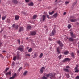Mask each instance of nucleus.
I'll return each instance as SVG.
<instances>
[{
	"label": "nucleus",
	"instance_id": "nucleus-1",
	"mask_svg": "<svg viewBox=\"0 0 79 79\" xmlns=\"http://www.w3.org/2000/svg\"><path fill=\"white\" fill-rule=\"evenodd\" d=\"M44 76H45L46 77H49V76H51L50 77L51 79H53L54 77H55V74H54V75H53L52 73H51L48 74H44Z\"/></svg>",
	"mask_w": 79,
	"mask_h": 79
},
{
	"label": "nucleus",
	"instance_id": "nucleus-2",
	"mask_svg": "<svg viewBox=\"0 0 79 79\" xmlns=\"http://www.w3.org/2000/svg\"><path fill=\"white\" fill-rule=\"evenodd\" d=\"M56 33V31H55V29L53 30L52 31V33L50 34V36H53V35H55V34Z\"/></svg>",
	"mask_w": 79,
	"mask_h": 79
},
{
	"label": "nucleus",
	"instance_id": "nucleus-3",
	"mask_svg": "<svg viewBox=\"0 0 79 79\" xmlns=\"http://www.w3.org/2000/svg\"><path fill=\"white\" fill-rule=\"evenodd\" d=\"M24 30V27H22L19 28V32H21V31H23Z\"/></svg>",
	"mask_w": 79,
	"mask_h": 79
},
{
	"label": "nucleus",
	"instance_id": "nucleus-4",
	"mask_svg": "<svg viewBox=\"0 0 79 79\" xmlns=\"http://www.w3.org/2000/svg\"><path fill=\"white\" fill-rule=\"evenodd\" d=\"M23 48H24L23 46H21L20 48H18V50H20L21 52H23Z\"/></svg>",
	"mask_w": 79,
	"mask_h": 79
},
{
	"label": "nucleus",
	"instance_id": "nucleus-5",
	"mask_svg": "<svg viewBox=\"0 0 79 79\" xmlns=\"http://www.w3.org/2000/svg\"><path fill=\"white\" fill-rule=\"evenodd\" d=\"M76 67L75 68V73H78L79 72V69H77L78 68V65H76Z\"/></svg>",
	"mask_w": 79,
	"mask_h": 79
},
{
	"label": "nucleus",
	"instance_id": "nucleus-6",
	"mask_svg": "<svg viewBox=\"0 0 79 79\" xmlns=\"http://www.w3.org/2000/svg\"><path fill=\"white\" fill-rule=\"evenodd\" d=\"M70 35L72 37H73V38H76V35H74L73 32H70Z\"/></svg>",
	"mask_w": 79,
	"mask_h": 79
},
{
	"label": "nucleus",
	"instance_id": "nucleus-7",
	"mask_svg": "<svg viewBox=\"0 0 79 79\" xmlns=\"http://www.w3.org/2000/svg\"><path fill=\"white\" fill-rule=\"evenodd\" d=\"M57 44H59L60 47H63V44H62V43L60 41H57Z\"/></svg>",
	"mask_w": 79,
	"mask_h": 79
},
{
	"label": "nucleus",
	"instance_id": "nucleus-8",
	"mask_svg": "<svg viewBox=\"0 0 79 79\" xmlns=\"http://www.w3.org/2000/svg\"><path fill=\"white\" fill-rule=\"evenodd\" d=\"M45 69V68L44 67H42L41 68V69L40 70V72L42 74L43 73V71H44V70Z\"/></svg>",
	"mask_w": 79,
	"mask_h": 79
},
{
	"label": "nucleus",
	"instance_id": "nucleus-9",
	"mask_svg": "<svg viewBox=\"0 0 79 79\" xmlns=\"http://www.w3.org/2000/svg\"><path fill=\"white\" fill-rule=\"evenodd\" d=\"M30 34L31 35H35L36 34V32L35 31L31 32H30Z\"/></svg>",
	"mask_w": 79,
	"mask_h": 79
},
{
	"label": "nucleus",
	"instance_id": "nucleus-10",
	"mask_svg": "<svg viewBox=\"0 0 79 79\" xmlns=\"http://www.w3.org/2000/svg\"><path fill=\"white\" fill-rule=\"evenodd\" d=\"M71 60L69 58H65L64 60H63V62H65L66 61H69Z\"/></svg>",
	"mask_w": 79,
	"mask_h": 79
},
{
	"label": "nucleus",
	"instance_id": "nucleus-11",
	"mask_svg": "<svg viewBox=\"0 0 79 79\" xmlns=\"http://www.w3.org/2000/svg\"><path fill=\"white\" fill-rule=\"evenodd\" d=\"M12 2L15 4H16L18 3V1L16 0H13Z\"/></svg>",
	"mask_w": 79,
	"mask_h": 79
},
{
	"label": "nucleus",
	"instance_id": "nucleus-12",
	"mask_svg": "<svg viewBox=\"0 0 79 79\" xmlns=\"http://www.w3.org/2000/svg\"><path fill=\"white\" fill-rule=\"evenodd\" d=\"M60 47H58L57 48V51L58 52V54L60 53Z\"/></svg>",
	"mask_w": 79,
	"mask_h": 79
},
{
	"label": "nucleus",
	"instance_id": "nucleus-13",
	"mask_svg": "<svg viewBox=\"0 0 79 79\" xmlns=\"http://www.w3.org/2000/svg\"><path fill=\"white\" fill-rule=\"evenodd\" d=\"M11 74V72L10 71L9 72H7L5 73L6 76H8V75H10Z\"/></svg>",
	"mask_w": 79,
	"mask_h": 79
},
{
	"label": "nucleus",
	"instance_id": "nucleus-14",
	"mask_svg": "<svg viewBox=\"0 0 79 79\" xmlns=\"http://www.w3.org/2000/svg\"><path fill=\"white\" fill-rule=\"evenodd\" d=\"M31 28L32 27H31V26L30 25H29L27 27V30H29V29H31Z\"/></svg>",
	"mask_w": 79,
	"mask_h": 79
},
{
	"label": "nucleus",
	"instance_id": "nucleus-15",
	"mask_svg": "<svg viewBox=\"0 0 79 79\" xmlns=\"http://www.w3.org/2000/svg\"><path fill=\"white\" fill-rule=\"evenodd\" d=\"M64 55H68L69 53V52L68 51H66L64 52Z\"/></svg>",
	"mask_w": 79,
	"mask_h": 79
},
{
	"label": "nucleus",
	"instance_id": "nucleus-16",
	"mask_svg": "<svg viewBox=\"0 0 79 79\" xmlns=\"http://www.w3.org/2000/svg\"><path fill=\"white\" fill-rule=\"evenodd\" d=\"M57 16H58V15H57V13H55V14H54L53 15V17L55 18H56V17H57Z\"/></svg>",
	"mask_w": 79,
	"mask_h": 79
},
{
	"label": "nucleus",
	"instance_id": "nucleus-17",
	"mask_svg": "<svg viewBox=\"0 0 79 79\" xmlns=\"http://www.w3.org/2000/svg\"><path fill=\"white\" fill-rule=\"evenodd\" d=\"M19 19V16L18 15H16L15 17V20H18Z\"/></svg>",
	"mask_w": 79,
	"mask_h": 79
},
{
	"label": "nucleus",
	"instance_id": "nucleus-18",
	"mask_svg": "<svg viewBox=\"0 0 79 79\" xmlns=\"http://www.w3.org/2000/svg\"><path fill=\"white\" fill-rule=\"evenodd\" d=\"M43 21H45V19H46L45 15H43Z\"/></svg>",
	"mask_w": 79,
	"mask_h": 79
},
{
	"label": "nucleus",
	"instance_id": "nucleus-19",
	"mask_svg": "<svg viewBox=\"0 0 79 79\" xmlns=\"http://www.w3.org/2000/svg\"><path fill=\"white\" fill-rule=\"evenodd\" d=\"M69 41H73V40H74V39H73L71 38H70L69 39Z\"/></svg>",
	"mask_w": 79,
	"mask_h": 79
},
{
	"label": "nucleus",
	"instance_id": "nucleus-20",
	"mask_svg": "<svg viewBox=\"0 0 79 79\" xmlns=\"http://www.w3.org/2000/svg\"><path fill=\"white\" fill-rule=\"evenodd\" d=\"M29 6H32L34 5V3L33 2H31L28 4Z\"/></svg>",
	"mask_w": 79,
	"mask_h": 79
},
{
	"label": "nucleus",
	"instance_id": "nucleus-21",
	"mask_svg": "<svg viewBox=\"0 0 79 79\" xmlns=\"http://www.w3.org/2000/svg\"><path fill=\"white\" fill-rule=\"evenodd\" d=\"M71 56L72 58H74V54L73 52H72L71 54Z\"/></svg>",
	"mask_w": 79,
	"mask_h": 79
},
{
	"label": "nucleus",
	"instance_id": "nucleus-22",
	"mask_svg": "<svg viewBox=\"0 0 79 79\" xmlns=\"http://www.w3.org/2000/svg\"><path fill=\"white\" fill-rule=\"evenodd\" d=\"M15 27H16V25H15V24H14L12 25V29H15Z\"/></svg>",
	"mask_w": 79,
	"mask_h": 79
},
{
	"label": "nucleus",
	"instance_id": "nucleus-23",
	"mask_svg": "<svg viewBox=\"0 0 79 79\" xmlns=\"http://www.w3.org/2000/svg\"><path fill=\"white\" fill-rule=\"evenodd\" d=\"M65 71H66V72H69V70H68V69H63Z\"/></svg>",
	"mask_w": 79,
	"mask_h": 79
},
{
	"label": "nucleus",
	"instance_id": "nucleus-24",
	"mask_svg": "<svg viewBox=\"0 0 79 79\" xmlns=\"http://www.w3.org/2000/svg\"><path fill=\"white\" fill-rule=\"evenodd\" d=\"M37 53H35L34 54V57H33V58H37Z\"/></svg>",
	"mask_w": 79,
	"mask_h": 79
},
{
	"label": "nucleus",
	"instance_id": "nucleus-25",
	"mask_svg": "<svg viewBox=\"0 0 79 79\" xmlns=\"http://www.w3.org/2000/svg\"><path fill=\"white\" fill-rule=\"evenodd\" d=\"M70 21L71 22H75V21H76V19H71L70 20Z\"/></svg>",
	"mask_w": 79,
	"mask_h": 79
},
{
	"label": "nucleus",
	"instance_id": "nucleus-26",
	"mask_svg": "<svg viewBox=\"0 0 79 79\" xmlns=\"http://www.w3.org/2000/svg\"><path fill=\"white\" fill-rule=\"evenodd\" d=\"M54 11H53L52 12H49V15H53V13H54Z\"/></svg>",
	"mask_w": 79,
	"mask_h": 79
},
{
	"label": "nucleus",
	"instance_id": "nucleus-27",
	"mask_svg": "<svg viewBox=\"0 0 79 79\" xmlns=\"http://www.w3.org/2000/svg\"><path fill=\"white\" fill-rule=\"evenodd\" d=\"M42 56H43V54L42 53H41L40 54V56H39V57L40 58H41L42 57Z\"/></svg>",
	"mask_w": 79,
	"mask_h": 79
},
{
	"label": "nucleus",
	"instance_id": "nucleus-28",
	"mask_svg": "<svg viewBox=\"0 0 79 79\" xmlns=\"http://www.w3.org/2000/svg\"><path fill=\"white\" fill-rule=\"evenodd\" d=\"M68 29H70V28H71V25L69 24L68 25Z\"/></svg>",
	"mask_w": 79,
	"mask_h": 79
},
{
	"label": "nucleus",
	"instance_id": "nucleus-29",
	"mask_svg": "<svg viewBox=\"0 0 79 79\" xmlns=\"http://www.w3.org/2000/svg\"><path fill=\"white\" fill-rule=\"evenodd\" d=\"M62 56V55H60L59 56H58V58H59V60H60L61 58V57Z\"/></svg>",
	"mask_w": 79,
	"mask_h": 79
},
{
	"label": "nucleus",
	"instance_id": "nucleus-30",
	"mask_svg": "<svg viewBox=\"0 0 79 79\" xmlns=\"http://www.w3.org/2000/svg\"><path fill=\"white\" fill-rule=\"evenodd\" d=\"M13 60H14V61H16V57H14L13 58Z\"/></svg>",
	"mask_w": 79,
	"mask_h": 79
},
{
	"label": "nucleus",
	"instance_id": "nucleus-31",
	"mask_svg": "<svg viewBox=\"0 0 79 79\" xmlns=\"http://www.w3.org/2000/svg\"><path fill=\"white\" fill-rule=\"evenodd\" d=\"M5 18H6V16H3L2 17V20H4V19H5Z\"/></svg>",
	"mask_w": 79,
	"mask_h": 79
},
{
	"label": "nucleus",
	"instance_id": "nucleus-32",
	"mask_svg": "<svg viewBox=\"0 0 79 79\" xmlns=\"http://www.w3.org/2000/svg\"><path fill=\"white\" fill-rule=\"evenodd\" d=\"M32 48H30L28 50L29 52H32Z\"/></svg>",
	"mask_w": 79,
	"mask_h": 79
},
{
	"label": "nucleus",
	"instance_id": "nucleus-33",
	"mask_svg": "<svg viewBox=\"0 0 79 79\" xmlns=\"http://www.w3.org/2000/svg\"><path fill=\"white\" fill-rule=\"evenodd\" d=\"M33 19H35L37 18V15H35L33 16Z\"/></svg>",
	"mask_w": 79,
	"mask_h": 79
},
{
	"label": "nucleus",
	"instance_id": "nucleus-34",
	"mask_svg": "<svg viewBox=\"0 0 79 79\" xmlns=\"http://www.w3.org/2000/svg\"><path fill=\"white\" fill-rule=\"evenodd\" d=\"M27 71H26L23 74V75H24V76H25L26 75V74H27Z\"/></svg>",
	"mask_w": 79,
	"mask_h": 79
},
{
	"label": "nucleus",
	"instance_id": "nucleus-35",
	"mask_svg": "<svg viewBox=\"0 0 79 79\" xmlns=\"http://www.w3.org/2000/svg\"><path fill=\"white\" fill-rule=\"evenodd\" d=\"M43 79H47V77L45 76H43L42 77Z\"/></svg>",
	"mask_w": 79,
	"mask_h": 79
},
{
	"label": "nucleus",
	"instance_id": "nucleus-36",
	"mask_svg": "<svg viewBox=\"0 0 79 79\" xmlns=\"http://www.w3.org/2000/svg\"><path fill=\"white\" fill-rule=\"evenodd\" d=\"M8 69H9V68H6V70H5V71L6 72L7 71H8Z\"/></svg>",
	"mask_w": 79,
	"mask_h": 79
},
{
	"label": "nucleus",
	"instance_id": "nucleus-37",
	"mask_svg": "<svg viewBox=\"0 0 79 79\" xmlns=\"http://www.w3.org/2000/svg\"><path fill=\"white\" fill-rule=\"evenodd\" d=\"M18 25H17V26H15V29H18Z\"/></svg>",
	"mask_w": 79,
	"mask_h": 79
},
{
	"label": "nucleus",
	"instance_id": "nucleus-38",
	"mask_svg": "<svg viewBox=\"0 0 79 79\" xmlns=\"http://www.w3.org/2000/svg\"><path fill=\"white\" fill-rule=\"evenodd\" d=\"M14 64H15V62H13L12 64V67H13V66H14Z\"/></svg>",
	"mask_w": 79,
	"mask_h": 79
},
{
	"label": "nucleus",
	"instance_id": "nucleus-39",
	"mask_svg": "<svg viewBox=\"0 0 79 79\" xmlns=\"http://www.w3.org/2000/svg\"><path fill=\"white\" fill-rule=\"evenodd\" d=\"M66 76L68 78H69V74H68L66 75Z\"/></svg>",
	"mask_w": 79,
	"mask_h": 79
},
{
	"label": "nucleus",
	"instance_id": "nucleus-40",
	"mask_svg": "<svg viewBox=\"0 0 79 79\" xmlns=\"http://www.w3.org/2000/svg\"><path fill=\"white\" fill-rule=\"evenodd\" d=\"M76 79H79V76H77L76 77Z\"/></svg>",
	"mask_w": 79,
	"mask_h": 79
},
{
	"label": "nucleus",
	"instance_id": "nucleus-41",
	"mask_svg": "<svg viewBox=\"0 0 79 79\" xmlns=\"http://www.w3.org/2000/svg\"><path fill=\"white\" fill-rule=\"evenodd\" d=\"M16 76V73H15L14 74V75L13 76V77H14L15 78V77Z\"/></svg>",
	"mask_w": 79,
	"mask_h": 79
},
{
	"label": "nucleus",
	"instance_id": "nucleus-42",
	"mask_svg": "<svg viewBox=\"0 0 79 79\" xmlns=\"http://www.w3.org/2000/svg\"><path fill=\"white\" fill-rule=\"evenodd\" d=\"M69 3V2L66 1L65 2V4L66 5H67V4H68V3Z\"/></svg>",
	"mask_w": 79,
	"mask_h": 79
},
{
	"label": "nucleus",
	"instance_id": "nucleus-43",
	"mask_svg": "<svg viewBox=\"0 0 79 79\" xmlns=\"http://www.w3.org/2000/svg\"><path fill=\"white\" fill-rule=\"evenodd\" d=\"M7 21L8 23H10V19H7Z\"/></svg>",
	"mask_w": 79,
	"mask_h": 79
},
{
	"label": "nucleus",
	"instance_id": "nucleus-44",
	"mask_svg": "<svg viewBox=\"0 0 79 79\" xmlns=\"http://www.w3.org/2000/svg\"><path fill=\"white\" fill-rule=\"evenodd\" d=\"M15 78L14 77L12 76V77H11L9 79H14Z\"/></svg>",
	"mask_w": 79,
	"mask_h": 79
},
{
	"label": "nucleus",
	"instance_id": "nucleus-45",
	"mask_svg": "<svg viewBox=\"0 0 79 79\" xmlns=\"http://www.w3.org/2000/svg\"><path fill=\"white\" fill-rule=\"evenodd\" d=\"M47 18H48L49 19L50 18H51L50 17V16L48 15H47Z\"/></svg>",
	"mask_w": 79,
	"mask_h": 79
},
{
	"label": "nucleus",
	"instance_id": "nucleus-46",
	"mask_svg": "<svg viewBox=\"0 0 79 79\" xmlns=\"http://www.w3.org/2000/svg\"><path fill=\"white\" fill-rule=\"evenodd\" d=\"M18 42V43L19 44V45H20V40H17Z\"/></svg>",
	"mask_w": 79,
	"mask_h": 79
},
{
	"label": "nucleus",
	"instance_id": "nucleus-47",
	"mask_svg": "<svg viewBox=\"0 0 79 79\" xmlns=\"http://www.w3.org/2000/svg\"><path fill=\"white\" fill-rule=\"evenodd\" d=\"M29 1V0H25V2H27V3H28Z\"/></svg>",
	"mask_w": 79,
	"mask_h": 79
},
{
	"label": "nucleus",
	"instance_id": "nucleus-48",
	"mask_svg": "<svg viewBox=\"0 0 79 79\" xmlns=\"http://www.w3.org/2000/svg\"><path fill=\"white\" fill-rule=\"evenodd\" d=\"M22 69V67H20V68L19 69V71H20V70H21V69Z\"/></svg>",
	"mask_w": 79,
	"mask_h": 79
},
{
	"label": "nucleus",
	"instance_id": "nucleus-49",
	"mask_svg": "<svg viewBox=\"0 0 79 79\" xmlns=\"http://www.w3.org/2000/svg\"><path fill=\"white\" fill-rule=\"evenodd\" d=\"M70 67H69V66H66V68H69Z\"/></svg>",
	"mask_w": 79,
	"mask_h": 79
},
{
	"label": "nucleus",
	"instance_id": "nucleus-50",
	"mask_svg": "<svg viewBox=\"0 0 79 79\" xmlns=\"http://www.w3.org/2000/svg\"><path fill=\"white\" fill-rule=\"evenodd\" d=\"M26 56H30V55L29 54H27L26 55Z\"/></svg>",
	"mask_w": 79,
	"mask_h": 79
},
{
	"label": "nucleus",
	"instance_id": "nucleus-51",
	"mask_svg": "<svg viewBox=\"0 0 79 79\" xmlns=\"http://www.w3.org/2000/svg\"><path fill=\"white\" fill-rule=\"evenodd\" d=\"M44 15H46V14H47V12H44Z\"/></svg>",
	"mask_w": 79,
	"mask_h": 79
},
{
	"label": "nucleus",
	"instance_id": "nucleus-52",
	"mask_svg": "<svg viewBox=\"0 0 79 79\" xmlns=\"http://www.w3.org/2000/svg\"><path fill=\"white\" fill-rule=\"evenodd\" d=\"M29 47H27V50H28V49H29Z\"/></svg>",
	"mask_w": 79,
	"mask_h": 79
},
{
	"label": "nucleus",
	"instance_id": "nucleus-53",
	"mask_svg": "<svg viewBox=\"0 0 79 79\" xmlns=\"http://www.w3.org/2000/svg\"><path fill=\"white\" fill-rule=\"evenodd\" d=\"M66 12H65L64 13L63 15H66Z\"/></svg>",
	"mask_w": 79,
	"mask_h": 79
},
{
	"label": "nucleus",
	"instance_id": "nucleus-54",
	"mask_svg": "<svg viewBox=\"0 0 79 79\" xmlns=\"http://www.w3.org/2000/svg\"><path fill=\"white\" fill-rule=\"evenodd\" d=\"M0 56H2V57L3 56L2 55L0 54Z\"/></svg>",
	"mask_w": 79,
	"mask_h": 79
},
{
	"label": "nucleus",
	"instance_id": "nucleus-55",
	"mask_svg": "<svg viewBox=\"0 0 79 79\" xmlns=\"http://www.w3.org/2000/svg\"><path fill=\"white\" fill-rule=\"evenodd\" d=\"M2 52H3V53H5V52H6V51H2Z\"/></svg>",
	"mask_w": 79,
	"mask_h": 79
},
{
	"label": "nucleus",
	"instance_id": "nucleus-56",
	"mask_svg": "<svg viewBox=\"0 0 79 79\" xmlns=\"http://www.w3.org/2000/svg\"><path fill=\"white\" fill-rule=\"evenodd\" d=\"M66 38L67 39H68V37H66Z\"/></svg>",
	"mask_w": 79,
	"mask_h": 79
},
{
	"label": "nucleus",
	"instance_id": "nucleus-57",
	"mask_svg": "<svg viewBox=\"0 0 79 79\" xmlns=\"http://www.w3.org/2000/svg\"><path fill=\"white\" fill-rule=\"evenodd\" d=\"M78 53H79V50L77 51Z\"/></svg>",
	"mask_w": 79,
	"mask_h": 79
},
{
	"label": "nucleus",
	"instance_id": "nucleus-58",
	"mask_svg": "<svg viewBox=\"0 0 79 79\" xmlns=\"http://www.w3.org/2000/svg\"><path fill=\"white\" fill-rule=\"evenodd\" d=\"M8 28L9 29H11V28L10 27H9Z\"/></svg>",
	"mask_w": 79,
	"mask_h": 79
},
{
	"label": "nucleus",
	"instance_id": "nucleus-59",
	"mask_svg": "<svg viewBox=\"0 0 79 79\" xmlns=\"http://www.w3.org/2000/svg\"><path fill=\"white\" fill-rule=\"evenodd\" d=\"M49 40H50V38H49Z\"/></svg>",
	"mask_w": 79,
	"mask_h": 79
},
{
	"label": "nucleus",
	"instance_id": "nucleus-60",
	"mask_svg": "<svg viewBox=\"0 0 79 79\" xmlns=\"http://www.w3.org/2000/svg\"><path fill=\"white\" fill-rule=\"evenodd\" d=\"M1 45H2V43H0V46H1Z\"/></svg>",
	"mask_w": 79,
	"mask_h": 79
},
{
	"label": "nucleus",
	"instance_id": "nucleus-61",
	"mask_svg": "<svg viewBox=\"0 0 79 79\" xmlns=\"http://www.w3.org/2000/svg\"><path fill=\"white\" fill-rule=\"evenodd\" d=\"M26 39V40H27V39H28V38H27Z\"/></svg>",
	"mask_w": 79,
	"mask_h": 79
},
{
	"label": "nucleus",
	"instance_id": "nucleus-62",
	"mask_svg": "<svg viewBox=\"0 0 79 79\" xmlns=\"http://www.w3.org/2000/svg\"><path fill=\"white\" fill-rule=\"evenodd\" d=\"M1 18V15H0V19Z\"/></svg>",
	"mask_w": 79,
	"mask_h": 79
},
{
	"label": "nucleus",
	"instance_id": "nucleus-63",
	"mask_svg": "<svg viewBox=\"0 0 79 79\" xmlns=\"http://www.w3.org/2000/svg\"><path fill=\"white\" fill-rule=\"evenodd\" d=\"M57 0H56L55 2H56L57 1Z\"/></svg>",
	"mask_w": 79,
	"mask_h": 79
},
{
	"label": "nucleus",
	"instance_id": "nucleus-64",
	"mask_svg": "<svg viewBox=\"0 0 79 79\" xmlns=\"http://www.w3.org/2000/svg\"><path fill=\"white\" fill-rule=\"evenodd\" d=\"M44 27H47V26H45Z\"/></svg>",
	"mask_w": 79,
	"mask_h": 79
}]
</instances>
